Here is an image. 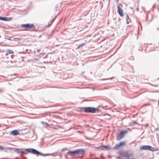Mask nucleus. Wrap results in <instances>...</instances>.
Returning <instances> with one entry per match:
<instances>
[{
	"instance_id": "nucleus-1",
	"label": "nucleus",
	"mask_w": 159,
	"mask_h": 159,
	"mask_svg": "<svg viewBox=\"0 0 159 159\" xmlns=\"http://www.w3.org/2000/svg\"><path fill=\"white\" fill-rule=\"evenodd\" d=\"M85 153V151L83 149H78L74 151H69L67 154L71 156H74L75 155L80 154L83 155Z\"/></svg>"
},
{
	"instance_id": "nucleus-2",
	"label": "nucleus",
	"mask_w": 159,
	"mask_h": 159,
	"mask_svg": "<svg viewBox=\"0 0 159 159\" xmlns=\"http://www.w3.org/2000/svg\"><path fill=\"white\" fill-rule=\"evenodd\" d=\"M127 133V131H121L117 135L116 140L119 141L124 138L125 135Z\"/></svg>"
},
{
	"instance_id": "nucleus-3",
	"label": "nucleus",
	"mask_w": 159,
	"mask_h": 159,
	"mask_svg": "<svg viewBox=\"0 0 159 159\" xmlns=\"http://www.w3.org/2000/svg\"><path fill=\"white\" fill-rule=\"evenodd\" d=\"M84 111L85 112L95 113L96 111L95 108L92 107H86L84 108Z\"/></svg>"
},
{
	"instance_id": "nucleus-4",
	"label": "nucleus",
	"mask_w": 159,
	"mask_h": 159,
	"mask_svg": "<svg viewBox=\"0 0 159 159\" xmlns=\"http://www.w3.org/2000/svg\"><path fill=\"white\" fill-rule=\"evenodd\" d=\"M21 26L22 27L28 29H33L34 27V24L32 23L23 24L21 25Z\"/></svg>"
},
{
	"instance_id": "nucleus-5",
	"label": "nucleus",
	"mask_w": 159,
	"mask_h": 159,
	"mask_svg": "<svg viewBox=\"0 0 159 159\" xmlns=\"http://www.w3.org/2000/svg\"><path fill=\"white\" fill-rule=\"evenodd\" d=\"M26 151L27 152H31L34 154H35L36 155H43L41 152L37 151V150L32 148H28L26 149Z\"/></svg>"
},
{
	"instance_id": "nucleus-6",
	"label": "nucleus",
	"mask_w": 159,
	"mask_h": 159,
	"mask_svg": "<svg viewBox=\"0 0 159 159\" xmlns=\"http://www.w3.org/2000/svg\"><path fill=\"white\" fill-rule=\"evenodd\" d=\"M126 144V142L125 141H121L119 143V144H116L114 148L116 149H118L120 147L125 146Z\"/></svg>"
},
{
	"instance_id": "nucleus-7",
	"label": "nucleus",
	"mask_w": 159,
	"mask_h": 159,
	"mask_svg": "<svg viewBox=\"0 0 159 159\" xmlns=\"http://www.w3.org/2000/svg\"><path fill=\"white\" fill-rule=\"evenodd\" d=\"M122 5L120 4L117 5L118 12L121 16H123V10L121 8Z\"/></svg>"
},
{
	"instance_id": "nucleus-8",
	"label": "nucleus",
	"mask_w": 159,
	"mask_h": 159,
	"mask_svg": "<svg viewBox=\"0 0 159 159\" xmlns=\"http://www.w3.org/2000/svg\"><path fill=\"white\" fill-rule=\"evenodd\" d=\"M119 154L121 157H129L130 156V155L127 152H120Z\"/></svg>"
},
{
	"instance_id": "nucleus-9",
	"label": "nucleus",
	"mask_w": 159,
	"mask_h": 159,
	"mask_svg": "<svg viewBox=\"0 0 159 159\" xmlns=\"http://www.w3.org/2000/svg\"><path fill=\"white\" fill-rule=\"evenodd\" d=\"M0 20L4 21H9L11 20V18L7 17H1L0 16Z\"/></svg>"
},
{
	"instance_id": "nucleus-10",
	"label": "nucleus",
	"mask_w": 159,
	"mask_h": 159,
	"mask_svg": "<svg viewBox=\"0 0 159 159\" xmlns=\"http://www.w3.org/2000/svg\"><path fill=\"white\" fill-rule=\"evenodd\" d=\"M11 134L12 135H19V133L18 131L17 130H15L11 132Z\"/></svg>"
},
{
	"instance_id": "nucleus-11",
	"label": "nucleus",
	"mask_w": 159,
	"mask_h": 159,
	"mask_svg": "<svg viewBox=\"0 0 159 159\" xmlns=\"http://www.w3.org/2000/svg\"><path fill=\"white\" fill-rule=\"evenodd\" d=\"M6 51L9 54H12L14 53V51L13 50L10 49L7 50H6Z\"/></svg>"
},
{
	"instance_id": "nucleus-12",
	"label": "nucleus",
	"mask_w": 159,
	"mask_h": 159,
	"mask_svg": "<svg viewBox=\"0 0 159 159\" xmlns=\"http://www.w3.org/2000/svg\"><path fill=\"white\" fill-rule=\"evenodd\" d=\"M85 45V43H83L81 44H80L77 48V49H78L79 48L83 47Z\"/></svg>"
},
{
	"instance_id": "nucleus-13",
	"label": "nucleus",
	"mask_w": 159,
	"mask_h": 159,
	"mask_svg": "<svg viewBox=\"0 0 159 159\" xmlns=\"http://www.w3.org/2000/svg\"><path fill=\"white\" fill-rule=\"evenodd\" d=\"M126 16H127V24H128L129 23V22L128 21V19H129V16H128V15H126Z\"/></svg>"
},
{
	"instance_id": "nucleus-14",
	"label": "nucleus",
	"mask_w": 159,
	"mask_h": 159,
	"mask_svg": "<svg viewBox=\"0 0 159 159\" xmlns=\"http://www.w3.org/2000/svg\"><path fill=\"white\" fill-rule=\"evenodd\" d=\"M4 149V148L2 146H0V150H3Z\"/></svg>"
},
{
	"instance_id": "nucleus-15",
	"label": "nucleus",
	"mask_w": 159,
	"mask_h": 159,
	"mask_svg": "<svg viewBox=\"0 0 159 159\" xmlns=\"http://www.w3.org/2000/svg\"><path fill=\"white\" fill-rule=\"evenodd\" d=\"M52 22H51V24L50 25H48V26H47V27H49L52 24Z\"/></svg>"
},
{
	"instance_id": "nucleus-16",
	"label": "nucleus",
	"mask_w": 159,
	"mask_h": 159,
	"mask_svg": "<svg viewBox=\"0 0 159 159\" xmlns=\"http://www.w3.org/2000/svg\"><path fill=\"white\" fill-rule=\"evenodd\" d=\"M66 150V148H63L62 150V151H63L64 150Z\"/></svg>"
},
{
	"instance_id": "nucleus-17",
	"label": "nucleus",
	"mask_w": 159,
	"mask_h": 159,
	"mask_svg": "<svg viewBox=\"0 0 159 159\" xmlns=\"http://www.w3.org/2000/svg\"><path fill=\"white\" fill-rule=\"evenodd\" d=\"M0 91H1V90H0Z\"/></svg>"
}]
</instances>
